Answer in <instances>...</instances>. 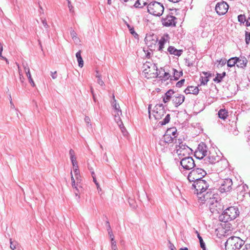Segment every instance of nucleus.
<instances>
[{"label":"nucleus","instance_id":"obj_1","mask_svg":"<svg viewBox=\"0 0 250 250\" xmlns=\"http://www.w3.org/2000/svg\"><path fill=\"white\" fill-rule=\"evenodd\" d=\"M176 128L172 127L168 129L160 140L159 145L165 147L167 146V145L172 143H174L175 144V140H178Z\"/></svg>","mask_w":250,"mask_h":250},{"label":"nucleus","instance_id":"obj_2","mask_svg":"<svg viewBox=\"0 0 250 250\" xmlns=\"http://www.w3.org/2000/svg\"><path fill=\"white\" fill-rule=\"evenodd\" d=\"M219 200H221L219 195L214 191H209L206 192L205 194L202 195V196H199V202L201 204L206 203L210 209V207L213 205L214 202Z\"/></svg>","mask_w":250,"mask_h":250},{"label":"nucleus","instance_id":"obj_3","mask_svg":"<svg viewBox=\"0 0 250 250\" xmlns=\"http://www.w3.org/2000/svg\"><path fill=\"white\" fill-rule=\"evenodd\" d=\"M175 151L180 159L188 156L191 153V149L183 144L182 139L178 138L175 140Z\"/></svg>","mask_w":250,"mask_h":250},{"label":"nucleus","instance_id":"obj_4","mask_svg":"<svg viewBox=\"0 0 250 250\" xmlns=\"http://www.w3.org/2000/svg\"><path fill=\"white\" fill-rule=\"evenodd\" d=\"M245 242L240 238L236 236L229 237L225 244L226 250H239Z\"/></svg>","mask_w":250,"mask_h":250},{"label":"nucleus","instance_id":"obj_5","mask_svg":"<svg viewBox=\"0 0 250 250\" xmlns=\"http://www.w3.org/2000/svg\"><path fill=\"white\" fill-rule=\"evenodd\" d=\"M164 10L162 4L157 1L150 2L147 6V11L149 13L155 16H161Z\"/></svg>","mask_w":250,"mask_h":250},{"label":"nucleus","instance_id":"obj_6","mask_svg":"<svg viewBox=\"0 0 250 250\" xmlns=\"http://www.w3.org/2000/svg\"><path fill=\"white\" fill-rule=\"evenodd\" d=\"M192 186L194 188V193L197 194L199 201V196L204 194L203 192L207 189L209 185L206 181L202 179L193 183Z\"/></svg>","mask_w":250,"mask_h":250},{"label":"nucleus","instance_id":"obj_7","mask_svg":"<svg viewBox=\"0 0 250 250\" xmlns=\"http://www.w3.org/2000/svg\"><path fill=\"white\" fill-rule=\"evenodd\" d=\"M206 174V171L203 169L196 168H194L189 173L188 179L189 182H192L194 183L196 181L202 179Z\"/></svg>","mask_w":250,"mask_h":250},{"label":"nucleus","instance_id":"obj_8","mask_svg":"<svg viewBox=\"0 0 250 250\" xmlns=\"http://www.w3.org/2000/svg\"><path fill=\"white\" fill-rule=\"evenodd\" d=\"M144 73L147 75L148 78H157L158 69L155 63L146 62L143 65Z\"/></svg>","mask_w":250,"mask_h":250},{"label":"nucleus","instance_id":"obj_9","mask_svg":"<svg viewBox=\"0 0 250 250\" xmlns=\"http://www.w3.org/2000/svg\"><path fill=\"white\" fill-rule=\"evenodd\" d=\"M239 211L237 208L230 207L224 211L223 216L224 222H228L236 218L239 215Z\"/></svg>","mask_w":250,"mask_h":250},{"label":"nucleus","instance_id":"obj_10","mask_svg":"<svg viewBox=\"0 0 250 250\" xmlns=\"http://www.w3.org/2000/svg\"><path fill=\"white\" fill-rule=\"evenodd\" d=\"M113 101L111 102V106L113 109L112 115L114 117V120L116 123L121 121V116L122 115V110L120 106L117 101L115 99L114 95H112Z\"/></svg>","mask_w":250,"mask_h":250},{"label":"nucleus","instance_id":"obj_11","mask_svg":"<svg viewBox=\"0 0 250 250\" xmlns=\"http://www.w3.org/2000/svg\"><path fill=\"white\" fill-rule=\"evenodd\" d=\"M181 159L180 164L183 169L190 170L195 167L194 161L191 157L188 156Z\"/></svg>","mask_w":250,"mask_h":250},{"label":"nucleus","instance_id":"obj_12","mask_svg":"<svg viewBox=\"0 0 250 250\" xmlns=\"http://www.w3.org/2000/svg\"><path fill=\"white\" fill-rule=\"evenodd\" d=\"M208 154L207 146L203 143H200L195 152V157L199 159H204Z\"/></svg>","mask_w":250,"mask_h":250},{"label":"nucleus","instance_id":"obj_13","mask_svg":"<svg viewBox=\"0 0 250 250\" xmlns=\"http://www.w3.org/2000/svg\"><path fill=\"white\" fill-rule=\"evenodd\" d=\"M153 114L156 120L161 119L166 114L163 104H156L153 110Z\"/></svg>","mask_w":250,"mask_h":250},{"label":"nucleus","instance_id":"obj_14","mask_svg":"<svg viewBox=\"0 0 250 250\" xmlns=\"http://www.w3.org/2000/svg\"><path fill=\"white\" fill-rule=\"evenodd\" d=\"M229 9V5L225 1L218 2L215 6V11L219 15L225 14Z\"/></svg>","mask_w":250,"mask_h":250},{"label":"nucleus","instance_id":"obj_15","mask_svg":"<svg viewBox=\"0 0 250 250\" xmlns=\"http://www.w3.org/2000/svg\"><path fill=\"white\" fill-rule=\"evenodd\" d=\"M232 181L231 179L227 178L223 180L219 188L220 191L222 193L230 191L232 188Z\"/></svg>","mask_w":250,"mask_h":250},{"label":"nucleus","instance_id":"obj_16","mask_svg":"<svg viewBox=\"0 0 250 250\" xmlns=\"http://www.w3.org/2000/svg\"><path fill=\"white\" fill-rule=\"evenodd\" d=\"M220 159V157L217 155L214 151H210L208 155L204 158L203 161L206 163L214 164L219 162Z\"/></svg>","mask_w":250,"mask_h":250},{"label":"nucleus","instance_id":"obj_17","mask_svg":"<svg viewBox=\"0 0 250 250\" xmlns=\"http://www.w3.org/2000/svg\"><path fill=\"white\" fill-rule=\"evenodd\" d=\"M176 18L172 15H167L162 19V24L165 26H175Z\"/></svg>","mask_w":250,"mask_h":250},{"label":"nucleus","instance_id":"obj_18","mask_svg":"<svg viewBox=\"0 0 250 250\" xmlns=\"http://www.w3.org/2000/svg\"><path fill=\"white\" fill-rule=\"evenodd\" d=\"M172 97V100L176 106L181 104L184 101L185 96L179 93H176Z\"/></svg>","mask_w":250,"mask_h":250},{"label":"nucleus","instance_id":"obj_19","mask_svg":"<svg viewBox=\"0 0 250 250\" xmlns=\"http://www.w3.org/2000/svg\"><path fill=\"white\" fill-rule=\"evenodd\" d=\"M221 200L215 202L210 207V210L212 213H219L223 209V206L221 204Z\"/></svg>","mask_w":250,"mask_h":250},{"label":"nucleus","instance_id":"obj_20","mask_svg":"<svg viewBox=\"0 0 250 250\" xmlns=\"http://www.w3.org/2000/svg\"><path fill=\"white\" fill-rule=\"evenodd\" d=\"M71 175V185L72 187L75 189L74 190L75 194L76 196H78L79 198H80L79 196V188H82L81 186L79 185L80 183H78V186L77 185V181L76 180L75 176H73L72 171H71L70 172Z\"/></svg>","mask_w":250,"mask_h":250},{"label":"nucleus","instance_id":"obj_21","mask_svg":"<svg viewBox=\"0 0 250 250\" xmlns=\"http://www.w3.org/2000/svg\"><path fill=\"white\" fill-rule=\"evenodd\" d=\"M157 74L158 76L157 78H159L163 81H166L170 77V74L168 72H165V70L162 68H161L160 69H158Z\"/></svg>","mask_w":250,"mask_h":250},{"label":"nucleus","instance_id":"obj_22","mask_svg":"<svg viewBox=\"0 0 250 250\" xmlns=\"http://www.w3.org/2000/svg\"><path fill=\"white\" fill-rule=\"evenodd\" d=\"M199 89L197 86H189L185 90L184 92L186 94H192L197 95L199 92Z\"/></svg>","mask_w":250,"mask_h":250},{"label":"nucleus","instance_id":"obj_23","mask_svg":"<svg viewBox=\"0 0 250 250\" xmlns=\"http://www.w3.org/2000/svg\"><path fill=\"white\" fill-rule=\"evenodd\" d=\"M167 51L171 55H174L178 57H179L181 55L183 50H178L176 49L174 47L170 46L167 49Z\"/></svg>","mask_w":250,"mask_h":250},{"label":"nucleus","instance_id":"obj_24","mask_svg":"<svg viewBox=\"0 0 250 250\" xmlns=\"http://www.w3.org/2000/svg\"><path fill=\"white\" fill-rule=\"evenodd\" d=\"M203 74L204 75L201 76L200 79V80L201 81V84L203 85L206 84L208 81V77L210 76V74L206 72H203Z\"/></svg>","mask_w":250,"mask_h":250},{"label":"nucleus","instance_id":"obj_25","mask_svg":"<svg viewBox=\"0 0 250 250\" xmlns=\"http://www.w3.org/2000/svg\"><path fill=\"white\" fill-rule=\"evenodd\" d=\"M174 94V92L172 90H169L167 91L163 97V102L165 103L168 102L171 98L172 97V95Z\"/></svg>","mask_w":250,"mask_h":250},{"label":"nucleus","instance_id":"obj_26","mask_svg":"<svg viewBox=\"0 0 250 250\" xmlns=\"http://www.w3.org/2000/svg\"><path fill=\"white\" fill-rule=\"evenodd\" d=\"M72 169L74 173V176L77 181V185L78 186V183H80L82 181L79 167L73 168Z\"/></svg>","mask_w":250,"mask_h":250},{"label":"nucleus","instance_id":"obj_27","mask_svg":"<svg viewBox=\"0 0 250 250\" xmlns=\"http://www.w3.org/2000/svg\"><path fill=\"white\" fill-rule=\"evenodd\" d=\"M247 60L245 58L240 59L237 57L236 65L238 67L243 68L246 66Z\"/></svg>","mask_w":250,"mask_h":250},{"label":"nucleus","instance_id":"obj_28","mask_svg":"<svg viewBox=\"0 0 250 250\" xmlns=\"http://www.w3.org/2000/svg\"><path fill=\"white\" fill-rule=\"evenodd\" d=\"M76 57L78 62L79 66L82 67L83 66V61L81 55V51H79L76 54Z\"/></svg>","mask_w":250,"mask_h":250},{"label":"nucleus","instance_id":"obj_29","mask_svg":"<svg viewBox=\"0 0 250 250\" xmlns=\"http://www.w3.org/2000/svg\"><path fill=\"white\" fill-rule=\"evenodd\" d=\"M172 71V73L173 74V77L175 80H178L179 78L183 75V72L181 70L178 71L175 69H173Z\"/></svg>","mask_w":250,"mask_h":250},{"label":"nucleus","instance_id":"obj_30","mask_svg":"<svg viewBox=\"0 0 250 250\" xmlns=\"http://www.w3.org/2000/svg\"><path fill=\"white\" fill-rule=\"evenodd\" d=\"M148 0H137L134 6L136 8L143 7L147 4Z\"/></svg>","mask_w":250,"mask_h":250},{"label":"nucleus","instance_id":"obj_31","mask_svg":"<svg viewBox=\"0 0 250 250\" xmlns=\"http://www.w3.org/2000/svg\"><path fill=\"white\" fill-rule=\"evenodd\" d=\"M195 232L197 234V236L199 239L201 248L203 249V250H206L205 243L204 242V241L202 237L200 236L199 233L197 230H195Z\"/></svg>","mask_w":250,"mask_h":250},{"label":"nucleus","instance_id":"obj_32","mask_svg":"<svg viewBox=\"0 0 250 250\" xmlns=\"http://www.w3.org/2000/svg\"><path fill=\"white\" fill-rule=\"evenodd\" d=\"M228 113L226 110L221 109L219 111L218 114L219 117L220 118L224 120V119H226L227 117H228Z\"/></svg>","mask_w":250,"mask_h":250},{"label":"nucleus","instance_id":"obj_33","mask_svg":"<svg viewBox=\"0 0 250 250\" xmlns=\"http://www.w3.org/2000/svg\"><path fill=\"white\" fill-rule=\"evenodd\" d=\"M226 76V72H224L222 74L217 73L216 77L213 79L215 82L219 83L221 82L223 78Z\"/></svg>","mask_w":250,"mask_h":250},{"label":"nucleus","instance_id":"obj_34","mask_svg":"<svg viewBox=\"0 0 250 250\" xmlns=\"http://www.w3.org/2000/svg\"><path fill=\"white\" fill-rule=\"evenodd\" d=\"M237 57H232L228 61L227 65L229 67H232L236 64Z\"/></svg>","mask_w":250,"mask_h":250},{"label":"nucleus","instance_id":"obj_35","mask_svg":"<svg viewBox=\"0 0 250 250\" xmlns=\"http://www.w3.org/2000/svg\"><path fill=\"white\" fill-rule=\"evenodd\" d=\"M117 124L119 125V127L120 128L121 130L123 135L124 136H127V132L125 128V127L122 121L121 120V121L120 122L117 123Z\"/></svg>","mask_w":250,"mask_h":250},{"label":"nucleus","instance_id":"obj_36","mask_svg":"<svg viewBox=\"0 0 250 250\" xmlns=\"http://www.w3.org/2000/svg\"><path fill=\"white\" fill-rule=\"evenodd\" d=\"M70 35L74 40V41L76 42H79L80 41L79 38L77 37V34L76 32L73 29L70 31Z\"/></svg>","mask_w":250,"mask_h":250},{"label":"nucleus","instance_id":"obj_37","mask_svg":"<svg viewBox=\"0 0 250 250\" xmlns=\"http://www.w3.org/2000/svg\"><path fill=\"white\" fill-rule=\"evenodd\" d=\"M170 115L169 114H167L164 120L161 122H159V124H160L161 125H165L167 124L169 121H170Z\"/></svg>","mask_w":250,"mask_h":250},{"label":"nucleus","instance_id":"obj_38","mask_svg":"<svg viewBox=\"0 0 250 250\" xmlns=\"http://www.w3.org/2000/svg\"><path fill=\"white\" fill-rule=\"evenodd\" d=\"M166 42V41L164 38H162L159 42V50L162 51L164 47V44Z\"/></svg>","mask_w":250,"mask_h":250},{"label":"nucleus","instance_id":"obj_39","mask_svg":"<svg viewBox=\"0 0 250 250\" xmlns=\"http://www.w3.org/2000/svg\"><path fill=\"white\" fill-rule=\"evenodd\" d=\"M108 233L110 238L111 242L114 241V236L113 234V232L110 229V226L108 225V229H107Z\"/></svg>","mask_w":250,"mask_h":250},{"label":"nucleus","instance_id":"obj_40","mask_svg":"<svg viewBox=\"0 0 250 250\" xmlns=\"http://www.w3.org/2000/svg\"><path fill=\"white\" fill-rule=\"evenodd\" d=\"M238 20L241 23H244L246 21V17L244 15H240L238 16Z\"/></svg>","mask_w":250,"mask_h":250},{"label":"nucleus","instance_id":"obj_41","mask_svg":"<svg viewBox=\"0 0 250 250\" xmlns=\"http://www.w3.org/2000/svg\"><path fill=\"white\" fill-rule=\"evenodd\" d=\"M26 76L29 80V83H31V84L32 85V86H35V84L33 81V79L31 77V73H27V74H26Z\"/></svg>","mask_w":250,"mask_h":250},{"label":"nucleus","instance_id":"obj_42","mask_svg":"<svg viewBox=\"0 0 250 250\" xmlns=\"http://www.w3.org/2000/svg\"><path fill=\"white\" fill-rule=\"evenodd\" d=\"M96 78H98L97 83L100 85L103 86L104 85V82L101 79V75H97Z\"/></svg>","mask_w":250,"mask_h":250},{"label":"nucleus","instance_id":"obj_43","mask_svg":"<svg viewBox=\"0 0 250 250\" xmlns=\"http://www.w3.org/2000/svg\"><path fill=\"white\" fill-rule=\"evenodd\" d=\"M84 121L86 123L87 126H90V127H92V125L90 123V119L89 117L85 116L84 118Z\"/></svg>","mask_w":250,"mask_h":250},{"label":"nucleus","instance_id":"obj_44","mask_svg":"<svg viewBox=\"0 0 250 250\" xmlns=\"http://www.w3.org/2000/svg\"><path fill=\"white\" fill-rule=\"evenodd\" d=\"M111 247L112 250H118L115 241L111 242Z\"/></svg>","mask_w":250,"mask_h":250},{"label":"nucleus","instance_id":"obj_45","mask_svg":"<svg viewBox=\"0 0 250 250\" xmlns=\"http://www.w3.org/2000/svg\"><path fill=\"white\" fill-rule=\"evenodd\" d=\"M22 65H23V68H24V71L26 74H27L28 72L30 73V69H29V68L28 66V64L27 63H22Z\"/></svg>","mask_w":250,"mask_h":250},{"label":"nucleus","instance_id":"obj_46","mask_svg":"<svg viewBox=\"0 0 250 250\" xmlns=\"http://www.w3.org/2000/svg\"><path fill=\"white\" fill-rule=\"evenodd\" d=\"M185 81V79H182L180 81L178 82L176 84V87H181L184 84Z\"/></svg>","mask_w":250,"mask_h":250},{"label":"nucleus","instance_id":"obj_47","mask_svg":"<svg viewBox=\"0 0 250 250\" xmlns=\"http://www.w3.org/2000/svg\"><path fill=\"white\" fill-rule=\"evenodd\" d=\"M41 21H42V22L43 25V26L46 28H47L48 27V25L47 23V21L45 19H41Z\"/></svg>","mask_w":250,"mask_h":250},{"label":"nucleus","instance_id":"obj_48","mask_svg":"<svg viewBox=\"0 0 250 250\" xmlns=\"http://www.w3.org/2000/svg\"><path fill=\"white\" fill-rule=\"evenodd\" d=\"M92 177H93V182L95 183V184L97 186V188L98 189L99 188V185L98 184V183L97 182V180H96V179L95 177V175H94V172H92Z\"/></svg>","mask_w":250,"mask_h":250},{"label":"nucleus","instance_id":"obj_49","mask_svg":"<svg viewBox=\"0 0 250 250\" xmlns=\"http://www.w3.org/2000/svg\"><path fill=\"white\" fill-rule=\"evenodd\" d=\"M10 107H11V108L15 109L17 111V112H19V110L15 108V105H14V104H13V103L12 102V99H11V100H10ZM17 116H18V113H17Z\"/></svg>","mask_w":250,"mask_h":250},{"label":"nucleus","instance_id":"obj_50","mask_svg":"<svg viewBox=\"0 0 250 250\" xmlns=\"http://www.w3.org/2000/svg\"><path fill=\"white\" fill-rule=\"evenodd\" d=\"M246 42L247 44L249 43V41H250V33H248L247 32L246 33Z\"/></svg>","mask_w":250,"mask_h":250},{"label":"nucleus","instance_id":"obj_51","mask_svg":"<svg viewBox=\"0 0 250 250\" xmlns=\"http://www.w3.org/2000/svg\"><path fill=\"white\" fill-rule=\"evenodd\" d=\"M67 1H68V6L70 12H74V10L73 9V7L72 5H71L70 1L69 0H67Z\"/></svg>","mask_w":250,"mask_h":250},{"label":"nucleus","instance_id":"obj_52","mask_svg":"<svg viewBox=\"0 0 250 250\" xmlns=\"http://www.w3.org/2000/svg\"><path fill=\"white\" fill-rule=\"evenodd\" d=\"M226 60H225V59H221L219 61V64H220L222 66L225 65L226 64Z\"/></svg>","mask_w":250,"mask_h":250},{"label":"nucleus","instance_id":"obj_53","mask_svg":"<svg viewBox=\"0 0 250 250\" xmlns=\"http://www.w3.org/2000/svg\"><path fill=\"white\" fill-rule=\"evenodd\" d=\"M242 250H250V244L245 245Z\"/></svg>","mask_w":250,"mask_h":250},{"label":"nucleus","instance_id":"obj_54","mask_svg":"<svg viewBox=\"0 0 250 250\" xmlns=\"http://www.w3.org/2000/svg\"><path fill=\"white\" fill-rule=\"evenodd\" d=\"M70 159L72 163H74V162L77 161L75 156H70Z\"/></svg>","mask_w":250,"mask_h":250},{"label":"nucleus","instance_id":"obj_55","mask_svg":"<svg viewBox=\"0 0 250 250\" xmlns=\"http://www.w3.org/2000/svg\"><path fill=\"white\" fill-rule=\"evenodd\" d=\"M70 156H75V153L74 150L70 149L69 152Z\"/></svg>","mask_w":250,"mask_h":250},{"label":"nucleus","instance_id":"obj_56","mask_svg":"<svg viewBox=\"0 0 250 250\" xmlns=\"http://www.w3.org/2000/svg\"><path fill=\"white\" fill-rule=\"evenodd\" d=\"M51 77L53 79H56L57 77V72H51Z\"/></svg>","mask_w":250,"mask_h":250},{"label":"nucleus","instance_id":"obj_57","mask_svg":"<svg viewBox=\"0 0 250 250\" xmlns=\"http://www.w3.org/2000/svg\"><path fill=\"white\" fill-rule=\"evenodd\" d=\"M169 248L171 250H176L174 246L171 243L169 242Z\"/></svg>","mask_w":250,"mask_h":250},{"label":"nucleus","instance_id":"obj_58","mask_svg":"<svg viewBox=\"0 0 250 250\" xmlns=\"http://www.w3.org/2000/svg\"><path fill=\"white\" fill-rule=\"evenodd\" d=\"M72 164L73 166L72 168L79 167L77 161L74 162V163H72Z\"/></svg>","mask_w":250,"mask_h":250},{"label":"nucleus","instance_id":"obj_59","mask_svg":"<svg viewBox=\"0 0 250 250\" xmlns=\"http://www.w3.org/2000/svg\"><path fill=\"white\" fill-rule=\"evenodd\" d=\"M20 80L21 82V83H23L24 78L22 75V74H20Z\"/></svg>","mask_w":250,"mask_h":250},{"label":"nucleus","instance_id":"obj_60","mask_svg":"<svg viewBox=\"0 0 250 250\" xmlns=\"http://www.w3.org/2000/svg\"><path fill=\"white\" fill-rule=\"evenodd\" d=\"M16 64L18 66V71H19V75H20V74H22L21 73V70L19 66V64L18 63H16Z\"/></svg>","mask_w":250,"mask_h":250},{"label":"nucleus","instance_id":"obj_61","mask_svg":"<svg viewBox=\"0 0 250 250\" xmlns=\"http://www.w3.org/2000/svg\"><path fill=\"white\" fill-rule=\"evenodd\" d=\"M151 105H149L148 106V113H149V119L151 118V114H150V108H151Z\"/></svg>","mask_w":250,"mask_h":250},{"label":"nucleus","instance_id":"obj_62","mask_svg":"<svg viewBox=\"0 0 250 250\" xmlns=\"http://www.w3.org/2000/svg\"><path fill=\"white\" fill-rule=\"evenodd\" d=\"M246 25L247 26H250V18H249V19L246 21Z\"/></svg>","mask_w":250,"mask_h":250},{"label":"nucleus","instance_id":"obj_63","mask_svg":"<svg viewBox=\"0 0 250 250\" xmlns=\"http://www.w3.org/2000/svg\"><path fill=\"white\" fill-rule=\"evenodd\" d=\"M0 57L1 59L3 60V59H6V58L3 57L2 55V53L0 52Z\"/></svg>","mask_w":250,"mask_h":250},{"label":"nucleus","instance_id":"obj_64","mask_svg":"<svg viewBox=\"0 0 250 250\" xmlns=\"http://www.w3.org/2000/svg\"><path fill=\"white\" fill-rule=\"evenodd\" d=\"M90 91H91V93L92 95H94V90H93V88L92 86H90Z\"/></svg>","mask_w":250,"mask_h":250}]
</instances>
